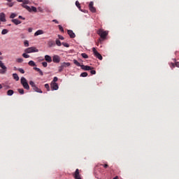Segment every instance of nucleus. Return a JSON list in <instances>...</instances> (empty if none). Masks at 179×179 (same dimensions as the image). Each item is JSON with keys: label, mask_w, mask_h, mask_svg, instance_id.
Masks as SVG:
<instances>
[{"label": "nucleus", "mask_w": 179, "mask_h": 179, "mask_svg": "<svg viewBox=\"0 0 179 179\" xmlns=\"http://www.w3.org/2000/svg\"><path fill=\"white\" fill-rule=\"evenodd\" d=\"M97 34L100 36L99 43H101V41H104L106 38H107V36H108V31H104L103 29H100L96 31Z\"/></svg>", "instance_id": "obj_1"}, {"label": "nucleus", "mask_w": 179, "mask_h": 179, "mask_svg": "<svg viewBox=\"0 0 179 179\" xmlns=\"http://www.w3.org/2000/svg\"><path fill=\"white\" fill-rule=\"evenodd\" d=\"M21 85L26 90H30V86L29 85V83H27V80H26L24 77L21 78Z\"/></svg>", "instance_id": "obj_2"}, {"label": "nucleus", "mask_w": 179, "mask_h": 179, "mask_svg": "<svg viewBox=\"0 0 179 179\" xmlns=\"http://www.w3.org/2000/svg\"><path fill=\"white\" fill-rule=\"evenodd\" d=\"M29 85L31 86L33 90L36 92V93H43V91L40 90V88H38L37 86H36V83H34V82L29 81Z\"/></svg>", "instance_id": "obj_3"}, {"label": "nucleus", "mask_w": 179, "mask_h": 179, "mask_svg": "<svg viewBox=\"0 0 179 179\" xmlns=\"http://www.w3.org/2000/svg\"><path fill=\"white\" fill-rule=\"evenodd\" d=\"M24 52H26V54H31V52H38V49L34 47H31L25 49Z\"/></svg>", "instance_id": "obj_4"}, {"label": "nucleus", "mask_w": 179, "mask_h": 179, "mask_svg": "<svg viewBox=\"0 0 179 179\" xmlns=\"http://www.w3.org/2000/svg\"><path fill=\"white\" fill-rule=\"evenodd\" d=\"M68 66H71V63L69 62H63L61 64V66H59V72H62L64 69L67 68Z\"/></svg>", "instance_id": "obj_5"}, {"label": "nucleus", "mask_w": 179, "mask_h": 179, "mask_svg": "<svg viewBox=\"0 0 179 179\" xmlns=\"http://www.w3.org/2000/svg\"><path fill=\"white\" fill-rule=\"evenodd\" d=\"M92 51H93L94 55V57H96V58H98V59H99L100 61H101L103 59V56H101L100 55V53H99V52H97V50L96 49V48H93Z\"/></svg>", "instance_id": "obj_6"}, {"label": "nucleus", "mask_w": 179, "mask_h": 179, "mask_svg": "<svg viewBox=\"0 0 179 179\" xmlns=\"http://www.w3.org/2000/svg\"><path fill=\"white\" fill-rule=\"evenodd\" d=\"M52 62H55V64H59V62H61V57L58 55H54L52 57Z\"/></svg>", "instance_id": "obj_7"}, {"label": "nucleus", "mask_w": 179, "mask_h": 179, "mask_svg": "<svg viewBox=\"0 0 179 179\" xmlns=\"http://www.w3.org/2000/svg\"><path fill=\"white\" fill-rule=\"evenodd\" d=\"M73 178L75 179H82V178H80V173L79 172V170L77 169L75 171V173L73 174Z\"/></svg>", "instance_id": "obj_8"}, {"label": "nucleus", "mask_w": 179, "mask_h": 179, "mask_svg": "<svg viewBox=\"0 0 179 179\" xmlns=\"http://www.w3.org/2000/svg\"><path fill=\"white\" fill-rule=\"evenodd\" d=\"M50 87H51L52 90H58V89H59L58 83H51Z\"/></svg>", "instance_id": "obj_9"}, {"label": "nucleus", "mask_w": 179, "mask_h": 179, "mask_svg": "<svg viewBox=\"0 0 179 179\" xmlns=\"http://www.w3.org/2000/svg\"><path fill=\"white\" fill-rule=\"evenodd\" d=\"M67 33L71 38H75V37H76V35L75 33H73V31L71 29L67 30Z\"/></svg>", "instance_id": "obj_10"}, {"label": "nucleus", "mask_w": 179, "mask_h": 179, "mask_svg": "<svg viewBox=\"0 0 179 179\" xmlns=\"http://www.w3.org/2000/svg\"><path fill=\"white\" fill-rule=\"evenodd\" d=\"M55 45V42L52 39H50L48 41V46L49 48H51V47H54Z\"/></svg>", "instance_id": "obj_11"}, {"label": "nucleus", "mask_w": 179, "mask_h": 179, "mask_svg": "<svg viewBox=\"0 0 179 179\" xmlns=\"http://www.w3.org/2000/svg\"><path fill=\"white\" fill-rule=\"evenodd\" d=\"M0 22H6V15L3 13H0Z\"/></svg>", "instance_id": "obj_12"}, {"label": "nucleus", "mask_w": 179, "mask_h": 179, "mask_svg": "<svg viewBox=\"0 0 179 179\" xmlns=\"http://www.w3.org/2000/svg\"><path fill=\"white\" fill-rule=\"evenodd\" d=\"M45 60L46 61V62H48L49 64L52 62V58H51V56L46 55L45 56Z\"/></svg>", "instance_id": "obj_13"}, {"label": "nucleus", "mask_w": 179, "mask_h": 179, "mask_svg": "<svg viewBox=\"0 0 179 179\" xmlns=\"http://www.w3.org/2000/svg\"><path fill=\"white\" fill-rule=\"evenodd\" d=\"M94 3L93 1L90 2V12H92V13H96V8L93 6Z\"/></svg>", "instance_id": "obj_14"}, {"label": "nucleus", "mask_w": 179, "mask_h": 179, "mask_svg": "<svg viewBox=\"0 0 179 179\" xmlns=\"http://www.w3.org/2000/svg\"><path fill=\"white\" fill-rule=\"evenodd\" d=\"M21 6L27 9V10H28L29 12H31V8H30V6L26 5L24 3L22 2V3L21 4Z\"/></svg>", "instance_id": "obj_15"}, {"label": "nucleus", "mask_w": 179, "mask_h": 179, "mask_svg": "<svg viewBox=\"0 0 179 179\" xmlns=\"http://www.w3.org/2000/svg\"><path fill=\"white\" fill-rule=\"evenodd\" d=\"M41 34H44V31L39 29L35 32L34 36L37 37V36H40Z\"/></svg>", "instance_id": "obj_16"}, {"label": "nucleus", "mask_w": 179, "mask_h": 179, "mask_svg": "<svg viewBox=\"0 0 179 179\" xmlns=\"http://www.w3.org/2000/svg\"><path fill=\"white\" fill-rule=\"evenodd\" d=\"M176 66L177 68H179V62H176V64L171 62L170 64V67L171 68V69H173V68H176Z\"/></svg>", "instance_id": "obj_17"}, {"label": "nucleus", "mask_w": 179, "mask_h": 179, "mask_svg": "<svg viewBox=\"0 0 179 179\" xmlns=\"http://www.w3.org/2000/svg\"><path fill=\"white\" fill-rule=\"evenodd\" d=\"M11 22H13V23H14V24H16V25L20 24L22 23V21H20V20H19L17 19H13L11 20Z\"/></svg>", "instance_id": "obj_18"}, {"label": "nucleus", "mask_w": 179, "mask_h": 179, "mask_svg": "<svg viewBox=\"0 0 179 179\" xmlns=\"http://www.w3.org/2000/svg\"><path fill=\"white\" fill-rule=\"evenodd\" d=\"M34 71H36V72H38L39 75H41V76H43V75H44V73H43V71H41V69L37 68V67H34Z\"/></svg>", "instance_id": "obj_19"}, {"label": "nucleus", "mask_w": 179, "mask_h": 179, "mask_svg": "<svg viewBox=\"0 0 179 179\" xmlns=\"http://www.w3.org/2000/svg\"><path fill=\"white\" fill-rule=\"evenodd\" d=\"M80 68L83 69V71H90V66H89L81 65Z\"/></svg>", "instance_id": "obj_20"}, {"label": "nucleus", "mask_w": 179, "mask_h": 179, "mask_svg": "<svg viewBox=\"0 0 179 179\" xmlns=\"http://www.w3.org/2000/svg\"><path fill=\"white\" fill-rule=\"evenodd\" d=\"M28 65L29 66H36V63L33 60L29 61Z\"/></svg>", "instance_id": "obj_21"}, {"label": "nucleus", "mask_w": 179, "mask_h": 179, "mask_svg": "<svg viewBox=\"0 0 179 179\" xmlns=\"http://www.w3.org/2000/svg\"><path fill=\"white\" fill-rule=\"evenodd\" d=\"M13 78L17 82L19 80V76H17V73H13Z\"/></svg>", "instance_id": "obj_22"}, {"label": "nucleus", "mask_w": 179, "mask_h": 179, "mask_svg": "<svg viewBox=\"0 0 179 179\" xmlns=\"http://www.w3.org/2000/svg\"><path fill=\"white\" fill-rule=\"evenodd\" d=\"M13 93H15V92H13V90H9L7 91V95L8 96H13Z\"/></svg>", "instance_id": "obj_23"}, {"label": "nucleus", "mask_w": 179, "mask_h": 179, "mask_svg": "<svg viewBox=\"0 0 179 179\" xmlns=\"http://www.w3.org/2000/svg\"><path fill=\"white\" fill-rule=\"evenodd\" d=\"M73 64H75V65H76V66H82V65H80V63H79V62H78V60L76 59H73Z\"/></svg>", "instance_id": "obj_24"}, {"label": "nucleus", "mask_w": 179, "mask_h": 179, "mask_svg": "<svg viewBox=\"0 0 179 179\" xmlns=\"http://www.w3.org/2000/svg\"><path fill=\"white\" fill-rule=\"evenodd\" d=\"M56 45H58V47H61V45H62L61 41H59V39H57L56 40Z\"/></svg>", "instance_id": "obj_25"}, {"label": "nucleus", "mask_w": 179, "mask_h": 179, "mask_svg": "<svg viewBox=\"0 0 179 179\" xmlns=\"http://www.w3.org/2000/svg\"><path fill=\"white\" fill-rule=\"evenodd\" d=\"M90 73L91 75H96V70H93V67H90Z\"/></svg>", "instance_id": "obj_26"}, {"label": "nucleus", "mask_w": 179, "mask_h": 179, "mask_svg": "<svg viewBox=\"0 0 179 179\" xmlns=\"http://www.w3.org/2000/svg\"><path fill=\"white\" fill-rule=\"evenodd\" d=\"M76 6H77V8H78V9L80 10V9H81L80 3H79L78 1H76Z\"/></svg>", "instance_id": "obj_27"}, {"label": "nucleus", "mask_w": 179, "mask_h": 179, "mask_svg": "<svg viewBox=\"0 0 179 179\" xmlns=\"http://www.w3.org/2000/svg\"><path fill=\"white\" fill-rule=\"evenodd\" d=\"M0 68H2L3 69H6V67L5 66V65H3V62H2V61L0 60Z\"/></svg>", "instance_id": "obj_28"}, {"label": "nucleus", "mask_w": 179, "mask_h": 179, "mask_svg": "<svg viewBox=\"0 0 179 179\" xmlns=\"http://www.w3.org/2000/svg\"><path fill=\"white\" fill-rule=\"evenodd\" d=\"M7 6H9V8H12V6H13V5H15L14 2H9L6 3Z\"/></svg>", "instance_id": "obj_29"}, {"label": "nucleus", "mask_w": 179, "mask_h": 179, "mask_svg": "<svg viewBox=\"0 0 179 179\" xmlns=\"http://www.w3.org/2000/svg\"><path fill=\"white\" fill-rule=\"evenodd\" d=\"M30 9H31V12H35V13L37 12V8H36V7H34V6H31V7L30 8Z\"/></svg>", "instance_id": "obj_30"}, {"label": "nucleus", "mask_w": 179, "mask_h": 179, "mask_svg": "<svg viewBox=\"0 0 179 179\" xmlns=\"http://www.w3.org/2000/svg\"><path fill=\"white\" fill-rule=\"evenodd\" d=\"M17 92L20 93V94H24V90L23 89H18Z\"/></svg>", "instance_id": "obj_31"}, {"label": "nucleus", "mask_w": 179, "mask_h": 179, "mask_svg": "<svg viewBox=\"0 0 179 179\" xmlns=\"http://www.w3.org/2000/svg\"><path fill=\"white\" fill-rule=\"evenodd\" d=\"M1 34H3V35L8 34V29H3L1 31Z\"/></svg>", "instance_id": "obj_32"}, {"label": "nucleus", "mask_w": 179, "mask_h": 179, "mask_svg": "<svg viewBox=\"0 0 179 179\" xmlns=\"http://www.w3.org/2000/svg\"><path fill=\"white\" fill-rule=\"evenodd\" d=\"M16 62H18V64H22V62H23V59L22 58H18L16 59Z\"/></svg>", "instance_id": "obj_33"}, {"label": "nucleus", "mask_w": 179, "mask_h": 179, "mask_svg": "<svg viewBox=\"0 0 179 179\" xmlns=\"http://www.w3.org/2000/svg\"><path fill=\"white\" fill-rule=\"evenodd\" d=\"M22 57H23L24 58H30V55H27V54H26V53H23V54H22Z\"/></svg>", "instance_id": "obj_34"}, {"label": "nucleus", "mask_w": 179, "mask_h": 179, "mask_svg": "<svg viewBox=\"0 0 179 179\" xmlns=\"http://www.w3.org/2000/svg\"><path fill=\"white\" fill-rule=\"evenodd\" d=\"M81 56L83 57V58H89V56H87L86 53H82Z\"/></svg>", "instance_id": "obj_35"}, {"label": "nucleus", "mask_w": 179, "mask_h": 179, "mask_svg": "<svg viewBox=\"0 0 179 179\" xmlns=\"http://www.w3.org/2000/svg\"><path fill=\"white\" fill-rule=\"evenodd\" d=\"M80 76H82L83 78H86V76H87V73L86 72L82 73L80 74Z\"/></svg>", "instance_id": "obj_36"}, {"label": "nucleus", "mask_w": 179, "mask_h": 179, "mask_svg": "<svg viewBox=\"0 0 179 179\" xmlns=\"http://www.w3.org/2000/svg\"><path fill=\"white\" fill-rule=\"evenodd\" d=\"M16 16H17L16 14L15 13H12L10 16V19H15V17H16Z\"/></svg>", "instance_id": "obj_37"}, {"label": "nucleus", "mask_w": 179, "mask_h": 179, "mask_svg": "<svg viewBox=\"0 0 179 179\" xmlns=\"http://www.w3.org/2000/svg\"><path fill=\"white\" fill-rule=\"evenodd\" d=\"M42 65L44 68H47V66H48V64H47L46 62H42Z\"/></svg>", "instance_id": "obj_38"}, {"label": "nucleus", "mask_w": 179, "mask_h": 179, "mask_svg": "<svg viewBox=\"0 0 179 179\" xmlns=\"http://www.w3.org/2000/svg\"><path fill=\"white\" fill-rule=\"evenodd\" d=\"M58 27H59V30H60V31H62V33H64V28L62 27V26L59 25Z\"/></svg>", "instance_id": "obj_39"}, {"label": "nucleus", "mask_w": 179, "mask_h": 179, "mask_svg": "<svg viewBox=\"0 0 179 179\" xmlns=\"http://www.w3.org/2000/svg\"><path fill=\"white\" fill-rule=\"evenodd\" d=\"M55 82H58V78L54 77L53 80L52 81V83H55Z\"/></svg>", "instance_id": "obj_40"}, {"label": "nucleus", "mask_w": 179, "mask_h": 179, "mask_svg": "<svg viewBox=\"0 0 179 179\" xmlns=\"http://www.w3.org/2000/svg\"><path fill=\"white\" fill-rule=\"evenodd\" d=\"M45 87L48 92H50V85L48 84H45Z\"/></svg>", "instance_id": "obj_41"}, {"label": "nucleus", "mask_w": 179, "mask_h": 179, "mask_svg": "<svg viewBox=\"0 0 179 179\" xmlns=\"http://www.w3.org/2000/svg\"><path fill=\"white\" fill-rule=\"evenodd\" d=\"M64 47H66L67 48H69V44L66 43H62Z\"/></svg>", "instance_id": "obj_42"}, {"label": "nucleus", "mask_w": 179, "mask_h": 179, "mask_svg": "<svg viewBox=\"0 0 179 179\" xmlns=\"http://www.w3.org/2000/svg\"><path fill=\"white\" fill-rule=\"evenodd\" d=\"M17 71H19V72H20V73H24V70L22 68L18 69Z\"/></svg>", "instance_id": "obj_43"}, {"label": "nucleus", "mask_w": 179, "mask_h": 179, "mask_svg": "<svg viewBox=\"0 0 179 179\" xmlns=\"http://www.w3.org/2000/svg\"><path fill=\"white\" fill-rule=\"evenodd\" d=\"M24 45L25 47H29V41H25L24 42Z\"/></svg>", "instance_id": "obj_44"}, {"label": "nucleus", "mask_w": 179, "mask_h": 179, "mask_svg": "<svg viewBox=\"0 0 179 179\" xmlns=\"http://www.w3.org/2000/svg\"><path fill=\"white\" fill-rule=\"evenodd\" d=\"M23 3L25 4V5H27L29 3H30V1L29 0H23Z\"/></svg>", "instance_id": "obj_45"}, {"label": "nucleus", "mask_w": 179, "mask_h": 179, "mask_svg": "<svg viewBox=\"0 0 179 179\" xmlns=\"http://www.w3.org/2000/svg\"><path fill=\"white\" fill-rule=\"evenodd\" d=\"M0 73H6V69L5 70V69H3V70H1V71H0Z\"/></svg>", "instance_id": "obj_46"}, {"label": "nucleus", "mask_w": 179, "mask_h": 179, "mask_svg": "<svg viewBox=\"0 0 179 179\" xmlns=\"http://www.w3.org/2000/svg\"><path fill=\"white\" fill-rule=\"evenodd\" d=\"M58 37H59V40H64V36H62L61 35H58Z\"/></svg>", "instance_id": "obj_47"}, {"label": "nucleus", "mask_w": 179, "mask_h": 179, "mask_svg": "<svg viewBox=\"0 0 179 179\" xmlns=\"http://www.w3.org/2000/svg\"><path fill=\"white\" fill-rule=\"evenodd\" d=\"M101 166H103L104 167V169H107V167H108V164H101Z\"/></svg>", "instance_id": "obj_48"}, {"label": "nucleus", "mask_w": 179, "mask_h": 179, "mask_svg": "<svg viewBox=\"0 0 179 179\" xmlns=\"http://www.w3.org/2000/svg\"><path fill=\"white\" fill-rule=\"evenodd\" d=\"M52 22H54V23H56L57 24H58V23H59L58 22V20H53Z\"/></svg>", "instance_id": "obj_49"}, {"label": "nucleus", "mask_w": 179, "mask_h": 179, "mask_svg": "<svg viewBox=\"0 0 179 179\" xmlns=\"http://www.w3.org/2000/svg\"><path fill=\"white\" fill-rule=\"evenodd\" d=\"M28 31H29V33H31V31H33V29L29 28Z\"/></svg>", "instance_id": "obj_50"}, {"label": "nucleus", "mask_w": 179, "mask_h": 179, "mask_svg": "<svg viewBox=\"0 0 179 179\" xmlns=\"http://www.w3.org/2000/svg\"><path fill=\"white\" fill-rule=\"evenodd\" d=\"M18 17H19V19H22V20H25V18H24V17H22V15H19Z\"/></svg>", "instance_id": "obj_51"}, {"label": "nucleus", "mask_w": 179, "mask_h": 179, "mask_svg": "<svg viewBox=\"0 0 179 179\" xmlns=\"http://www.w3.org/2000/svg\"><path fill=\"white\" fill-rule=\"evenodd\" d=\"M17 2H23L24 0H17Z\"/></svg>", "instance_id": "obj_52"}, {"label": "nucleus", "mask_w": 179, "mask_h": 179, "mask_svg": "<svg viewBox=\"0 0 179 179\" xmlns=\"http://www.w3.org/2000/svg\"><path fill=\"white\" fill-rule=\"evenodd\" d=\"M17 69H19L14 67V71H17Z\"/></svg>", "instance_id": "obj_53"}, {"label": "nucleus", "mask_w": 179, "mask_h": 179, "mask_svg": "<svg viewBox=\"0 0 179 179\" xmlns=\"http://www.w3.org/2000/svg\"><path fill=\"white\" fill-rule=\"evenodd\" d=\"M113 179H118V176H115V177L113 178Z\"/></svg>", "instance_id": "obj_54"}, {"label": "nucleus", "mask_w": 179, "mask_h": 179, "mask_svg": "<svg viewBox=\"0 0 179 179\" xmlns=\"http://www.w3.org/2000/svg\"><path fill=\"white\" fill-rule=\"evenodd\" d=\"M8 2H12V0H6Z\"/></svg>", "instance_id": "obj_55"}, {"label": "nucleus", "mask_w": 179, "mask_h": 179, "mask_svg": "<svg viewBox=\"0 0 179 179\" xmlns=\"http://www.w3.org/2000/svg\"><path fill=\"white\" fill-rule=\"evenodd\" d=\"M0 89H2V85L0 84Z\"/></svg>", "instance_id": "obj_56"}, {"label": "nucleus", "mask_w": 179, "mask_h": 179, "mask_svg": "<svg viewBox=\"0 0 179 179\" xmlns=\"http://www.w3.org/2000/svg\"><path fill=\"white\" fill-rule=\"evenodd\" d=\"M88 8H90V3L88 4Z\"/></svg>", "instance_id": "obj_57"}, {"label": "nucleus", "mask_w": 179, "mask_h": 179, "mask_svg": "<svg viewBox=\"0 0 179 179\" xmlns=\"http://www.w3.org/2000/svg\"><path fill=\"white\" fill-rule=\"evenodd\" d=\"M173 62H176V59H173Z\"/></svg>", "instance_id": "obj_58"}, {"label": "nucleus", "mask_w": 179, "mask_h": 179, "mask_svg": "<svg viewBox=\"0 0 179 179\" xmlns=\"http://www.w3.org/2000/svg\"><path fill=\"white\" fill-rule=\"evenodd\" d=\"M0 55H2V52H0Z\"/></svg>", "instance_id": "obj_59"}, {"label": "nucleus", "mask_w": 179, "mask_h": 179, "mask_svg": "<svg viewBox=\"0 0 179 179\" xmlns=\"http://www.w3.org/2000/svg\"><path fill=\"white\" fill-rule=\"evenodd\" d=\"M0 59H2V58L0 57Z\"/></svg>", "instance_id": "obj_60"}]
</instances>
